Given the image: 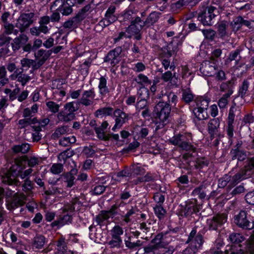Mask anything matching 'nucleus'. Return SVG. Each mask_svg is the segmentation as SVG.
Masks as SVG:
<instances>
[{
  "label": "nucleus",
  "mask_w": 254,
  "mask_h": 254,
  "mask_svg": "<svg viewBox=\"0 0 254 254\" xmlns=\"http://www.w3.org/2000/svg\"><path fill=\"white\" fill-rule=\"evenodd\" d=\"M32 172L33 169L31 168L22 171L19 165H14L10 168L5 176L3 177L2 182L10 185L19 186L20 185V182L17 179V177H20L22 179H26Z\"/></svg>",
  "instance_id": "nucleus-1"
},
{
  "label": "nucleus",
  "mask_w": 254,
  "mask_h": 254,
  "mask_svg": "<svg viewBox=\"0 0 254 254\" xmlns=\"http://www.w3.org/2000/svg\"><path fill=\"white\" fill-rule=\"evenodd\" d=\"M156 116L155 117V130L162 128L168 123V118L171 112V107L169 105L163 106L162 103H158L155 107Z\"/></svg>",
  "instance_id": "nucleus-2"
},
{
  "label": "nucleus",
  "mask_w": 254,
  "mask_h": 254,
  "mask_svg": "<svg viewBox=\"0 0 254 254\" xmlns=\"http://www.w3.org/2000/svg\"><path fill=\"white\" fill-rule=\"evenodd\" d=\"M251 171L249 169H246L245 173L241 174L238 173L234 176L232 178L229 175H225L218 181V187L224 188L228 183L229 186L233 187L239 183L242 180L247 178L251 175Z\"/></svg>",
  "instance_id": "nucleus-3"
},
{
  "label": "nucleus",
  "mask_w": 254,
  "mask_h": 254,
  "mask_svg": "<svg viewBox=\"0 0 254 254\" xmlns=\"http://www.w3.org/2000/svg\"><path fill=\"white\" fill-rule=\"evenodd\" d=\"M79 105L76 102H71L66 103L64 106V110L61 111L58 115L60 121L68 122L75 118L74 112L78 110Z\"/></svg>",
  "instance_id": "nucleus-4"
},
{
  "label": "nucleus",
  "mask_w": 254,
  "mask_h": 254,
  "mask_svg": "<svg viewBox=\"0 0 254 254\" xmlns=\"http://www.w3.org/2000/svg\"><path fill=\"white\" fill-rule=\"evenodd\" d=\"M225 252L226 254H254V237H251L245 243L244 249L235 251L232 246H227Z\"/></svg>",
  "instance_id": "nucleus-5"
},
{
  "label": "nucleus",
  "mask_w": 254,
  "mask_h": 254,
  "mask_svg": "<svg viewBox=\"0 0 254 254\" xmlns=\"http://www.w3.org/2000/svg\"><path fill=\"white\" fill-rule=\"evenodd\" d=\"M35 14L33 12L23 13L17 19L15 26L21 32H23L33 22Z\"/></svg>",
  "instance_id": "nucleus-6"
},
{
  "label": "nucleus",
  "mask_w": 254,
  "mask_h": 254,
  "mask_svg": "<svg viewBox=\"0 0 254 254\" xmlns=\"http://www.w3.org/2000/svg\"><path fill=\"white\" fill-rule=\"evenodd\" d=\"M235 223L243 229L251 230L254 228V223L249 220L245 211H241L234 217Z\"/></svg>",
  "instance_id": "nucleus-7"
},
{
  "label": "nucleus",
  "mask_w": 254,
  "mask_h": 254,
  "mask_svg": "<svg viewBox=\"0 0 254 254\" xmlns=\"http://www.w3.org/2000/svg\"><path fill=\"white\" fill-rule=\"evenodd\" d=\"M95 93L93 88L83 92L80 99L77 101V105H82L85 107L91 106L93 104V100Z\"/></svg>",
  "instance_id": "nucleus-8"
},
{
  "label": "nucleus",
  "mask_w": 254,
  "mask_h": 254,
  "mask_svg": "<svg viewBox=\"0 0 254 254\" xmlns=\"http://www.w3.org/2000/svg\"><path fill=\"white\" fill-rule=\"evenodd\" d=\"M196 232V228H193L190 233L186 243L193 246H196V248L199 249L202 247L204 240L202 235L199 233L197 234Z\"/></svg>",
  "instance_id": "nucleus-9"
},
{
  "label": "nucleus",
  "mask_w": 254,
  "mask_h": 254,
  "mask_svg": "<svg viewBox=\"0 0 254 254\" xmlns=\"http://www.w3.org/2000/svg\"><path fill=\"white\" fill-rule=\"evenodd\" d=\"M77 169H72L69 172L63 174L60 179L66 183L67 188H71L75 184V176L77 175Z\"/></svg>",
  "instance_id": "nucleus-10"
},
{
  "label": "nucleus",
  "mask_w": 254,
  "mask_h": 254,
  "mask_svg": "<svg viewBox=\"0 0 254 254\" xmlns=\"http://www.w3.org/2000/svg\"><path fill=\"white\" fill-rule=\"evenodd\" d=\"M142 23H144L140 17H136L135 18L131 21L130 25L127 28L126 31L132 34H137L144 27Z\"/></svg>",
  "instance_id": "nucleus-11"
},
{
  "label": "nucleus",
  "mask_w": 254,
  "mask_h": 254,
  "mask_svg": "<svg viewBox=\"0 0 254 254\" xmlns=\"http://www.w3.org/2000/svg\"><path fill=\"white\" fill-rule=\"evenodd\" d=\"M108 126V123L107 121L103 122L100 127H94V129L97 134V137L102 140L107 141L111 138L110 134H106L105 130Z\"/></svg>",
  "instance_id": "nucleus-12"
},
{
  "label": "nucleus",
  "mask_w": 254,
  "mask_h": 254,
  "mask_svg": "<svg viewBox=\"0 0 254 254\" xmlns=\"http://www.w3.org/2000/svg\"><path fill=\"white\" fill-rule=\"evenodd\" d=\"M168 98H171V101H172V104H174V105L176 104L177 101V96L174 93L172 92H166L163 93V91H162L161 94H160L158 96V98L161 100V101L158 103H162V104H163V106L166 105H169L170 106V105L169 104Z\"/></svg>",
  "instance_id": "nucleus-13"
},
{
  "label": "nucleus",
  "mask_w": 254,
  "mask_h": 254,
  "mask_svg": "<svg viewBox=\"0 0 254 254\" xmlns=\"http://www.w3.org/2000/svg\"><path fill=\"white\" fill-rule=\"evenodd\" d=\"M52 54L51 50H40L35 54V57L38 59L37 64L35 65V68L40 67L47 59L49 58Z\"/></svg>",
  "instance_id": "nucleus-14"
},
{
  "label": "nucleus",
  "mask_w": 254,
  "mask_h": 254,
  "mask_svg": "<svg viewBox=\"0 0 254 254\" xmlns=\"http://www.w3.org/2000/svg\"><path fill=\"white\" fill-rule=\"evenodd\" d=\"M167 234L164 235L162 233L158 234L151 242V243L157 249L160 247L166 246L169 242L167 241L168 239Z\"/></svg>",
  "instance_id": "nucleus-15"
},
{
  "label": "nucleus",
  "mask_w": 254,
  "mask_h": 254,
  "mask_svg": "<svg viewBox=\"0 0 254 254\" xmlns=\"http://www.w3.org/2000/svg\"><path fill=\"white\" fill-rule=\"evenodd\" d=\"M56 254H73L72 251L67 250L65 239L62 237L56 242Z\"/></svg>",
  "instance_id": "nucleus-16"
},
{
  "label": "nucleus",
  "mask_w": 254,
  "mask_h": 254,
  "mask_svg": "<svg viewBox=\"0 0 254 254\" xmlns=\"http://www.w3.org/2000/svg\"><path fill=\"white\" fill-rule=\"evenodd\" d=\"M28 39V37L24 34H20L19 36L14 38L11 43L13 50H18L21 47L26 44Z\"/></svg>",
  "instance_id": "nucleus-17"
},
{
  "label": "nucleus",
  "mask_w": 254,
  "mask_h": 254,
  "mask_svg": "<svg viewBox=\"0 0 254 254\" xmlns=\"http://www.w3.org/2000/svg\"><path fill=\"white\" fill-rule=\"evenodd\" d=\"M115 122L122 126L128 120V115L120 109H117L114 112Z\"/></svg>",
  "instance_id": "nucleus-18"
},
{
  "label": "nucleus",
  "mask_w": 254,
  "mask_h": 254,
  "mask_svg": "<svg viewBox=\"0 0 254 254\" xmlns=\"http://www.w3.org/2000/svg\"><path fill=\"white\" fill-rule=\"evenodd\" d=\"M227 220V217L225 214L218 215L213 217L209 223V229L216 230L218 226L224 223Z\"/></svg>",
  "instance_id": "nucleus-19"
},
{
  "label": "nucleus",
  "mask_w": 254,
  "mask_h": 254,
  "mask_svg": "<svg viewBox=\"0 0 254 254\" xmlns=\"http://www.w3.org/2000/svg\"><path fill=\"white\" fill-rule=\"evenodd\" d=\"M59 178L55 182H52V186L48 190H45V194L47 195L64 194L65 192L61 188L56 186L57 181L60 180Z\"/></svg>",
  "instance_id": "nucleus-20"
},
{
  "label": "nucleus",
  "mask_w": 254,
  "mask_h": 254,
  "mask_svg": "<svg viewBox=\"0 0 254 254\" xmlns=\"http://www.w3.org/2000/svg\"><path fill=\"white\" fill-rule=\"evenodd\" d=\"M202 102H206V100L205 99H203L201 101L200 99L197 100L196 102L197 108L194 109L193 113L195 117L199 120L203 121L205 120V118L203 114V107H201V106L203 105V104L201 103Z\"/></svg>",
  "instance_id": "nucleus-21"
},
{
  "label": "nucleus",
  "mask_w": 254,
  "mask_h": 254,
  "mask_svg": "<svg viewBox=\"0 0 254 254\" xmlns=\"http://www.w3.org/2000/svg\"><path fill=\"white\" fill-rule=\"evenodd\" d=\"M160 13L156 11H153L147 16L144 23H142L143 26L149 27L153 25L159 19Z\"/></svg>",
  "instance_id": "nucleus-22"
},
{
  "label": "nucleus",
  "mask_w": 254,
  "mask_h": 254,
  "mask_svg": "<svg viewBox=\"0 0 254 254\" xmlns=\"http://www.w3.org/2000/svg\"><path fill=\"white\" fill-rule=\"evenodd\" d=\"M23 69L20 71L19 69H16L11 77L15 76L17 81L21 83L22 86H24L30 79V77L25 74H23Z\"/></svg>",
  "instance_id": "nucleus-23"
},
{
  "label": "nucleus",
  "mask_w": 254,
  "mask_h": 254,
  "mask_svg": "<svg viewBox=\"0 0 254 254\" xmlns=\"http://www.w3.org/2000/svg\"><path fill=\"white\" fill-rule=\"evenodd\" d=\"M46 243V238L42 235H36L32 240V246L35 249H40L43 248Z\"/></svg>",
  "instance_id": "nucleus-24"
},
{
  "label": "nucleus",
  "mask_w": 254,
  "mask_h": 254,
  "mask_svg": "<svg viewBox=\"0 0 254 254\" xmlns=\"http://www.w3.org/2000/svg\"><path fill=\"white\" fill-rule=\"evenodd\" d=\"M197 208L192 203L187 204L185 208L181 210L180 214L182 216L189 217L197 211Z\"/></svg>",
  "instance_id": "nucleus-25"
},
{
  "label": "nucleus",
  "mask_w": 254,
  "mask_h": 254,
  "mask_svg": "<svg viewBox=\"0 0 254 254\" xmlns=\"http://www.w3.org/2000/svg\"><path fill=\"white\" fill-rule=\"evenodd\" d=\"M251 237H254V236L251 235L248 239H246L242 234L233 233L229 235V240L233 244H240L245 240L246 242Z\"/></svg>",
  "instance_id": "nucleus-26"
},
{
  "label": "nucleus",
  "mask_w": 254,
  "mask_h": 254,
  "mask_svg": "<svg viewBox=\"0 0 254 254\" xmlns=\"http://www.w3.org/2000/svg\"><path fill=\"white\" fill-rule=\"evenodd\" d=\"M83 19V17L80 14H77L75 17L72 19L65 21L63 26L65 28H71L73 26H77V24L79 23Z\"/></svg>",
  "instance_id": "nucleus-27"
},
{
  "label": "nucleus",
  "mask_w": 254,
  "mask_h": 254,
  "mask_svg": "<svg viewBox=\"0 0 254 254\" xmlns=\"http://www.w3.org/2000/svg\"><path fill=\"white\" fill-rule=\"evenodd\" d=\"M25 199L26 196L23 193H15L13 195L11 204L15 207L22 205L24 204Z\"/></svg>",
  "instance_id": "nucleus-28"
},
{
  "label": "nucleus",
  "mask_w": 254,
  "mask_h": 254,
  "mask_svg": "<svg viewBox=\"0 0 254 254\" xmlns=\"http://www.w3.org/2000/svg\"><path fill=\"white\" fill-rule=\"evenodd\" d=\"M140 229L142 239L148 240L151 237L152 235L151 230L147 226L145 223L142 222L140 224Z\"/></svg>",
  "instance_id": "nucleus-29"
},
{
  "label": "nucleus",
  "mask_w": 254,
  "mask_h": 254,
  "mask_svg": "<svg viewBox=\"0 0 254 254\" xmlns=\"http://www.w3.org/2000/svg\"><path fill=\"white\" fill-rule=\"evenodd\" d=\"M134 80L139 85L140 87H144L148 86L151 84V81L149 79L148 77L142 73L139 74L134 79Z\"/></svg>",
  "instance_id": "nucleus-30"
},
{
  "label": "nucleus",
  "mask_w": 254,
  "mask_h": 254,
  "mask_svg": "<svg viewBox=\"0 0 254 254\" xmlns=\"http://www.w3.org/2000/svg\"><path fill=\"white\" fill-rule=\"evenodd\" d=\"M126 247L130 250H133L140 247L143 245V242L140 240H137L136 242H131V237L129 236L124 240Z\"/></svg>",
  "instance_id": "nucleus-31"
},
{
  "label": "nucleus",
  "mask_w": 254,
  "mask_h": 254,
  "mask_svg": "<svg viewBox=\"0 0 254 254\" xmlns=\"http://www.w3.org/2000/svg\"><path fill=\"white\" fill-rule=\"evenodd\" d=\"M68 131V127L67 126L59 127L56 128L55 132L52 134V138L53 139H58L62 135L65 134Z\"/></svg>",
  "instance_id": "nucleus-32"
},
{
  "label": "nucleus",
  "mask_w": 254,
  "mask_h": 254,
  "mask_svg": "<svg viewBox=\"0 0 254 254\" xmlns=\"http://www.w3.org/2000/svg\"><path fill=\"white\" fill-rule=\"evenodd\" d=\"M188 137H191V134L190 133H187L185 138L183 139V141H182L179 146V147L182 150L189 151L193 150L194 148L193 146L189 142V139Z\"/></svg>",
  "instance_id": "nucleus-33"
},
{
  "label": "nucleus",
  "mask_w": 254,
  "mask_h": 254,
  "mask_svg": "<svg viewBox=\"0 0 254 254\" xmlns=\"http://www.w3.org/2000/svg\"><path fill=\"white\" fill-rule=\"evenodd\" d=\"M232 155V159L235 160L237 159L238 161H242L246 158V154L243 151L238 148L232 149L230 152Z\"/></svg>",
  "instance_id": "nucleus-34"
},
{
  "label": "nucleus",
  "mask_w": 254,
  "mask_h": 254,
  "mask_svg": "<svg viewBox=\"0 0 254 254\" xmlns=\"http://www.w3.org/2000/svg\"><path fill=\"white\" fill-rule=\"evenodd\" d=\"M175 54V50L171 45H168L162 49L160 54V59H169Z\"/></svg>",
  "instance_id": "nucleus-35"
},
{
  "label": "nucleus",
  "mask_w": 254,
  "mask_h": 254,
  "mask_svg": "<svg viewBox=\"0 0 254 254\" xmlns=\"http://www.w3.org/2000/svg\"><path fill=\"white\" fill-rule=\"evenodd\" d=\"M98 88L99 92L102 95H105L109 92L107 86V79L104 76H101L99 78Z\"/></svg>",
  "instance_id": "nucleus-36"
},
{
  "label": "nucleus",
  "mask_w": 254,
  "mask_h": 254,
  "mask_svg": "<svg viewBox=\"0 0 254 254\" xmlns=\"http://www.w3.org/2000/svg\"><path fill=\"white\" fill-rule=\"evenodd\" d=\"M108 245L109 246L110 248L120 249L122 247V239L114 237H111V239L108 242Z\"/></svg>",
  "instance_id": "nucleus-37"
},
{
  "label": "nucleus",
  "mask_w": 254,
  "mask_h": 254,
  "mask_svg": "<svg viewBox=\"0 0 254 254\" xmlns=\"http://www.w3.org/2000/svg\"><path fill=\"white\" fill-rule=\"evenodd\" d=\"M30 149V145L28 143H22L20 145H14L12 150L15 153H26Z\"/></svg>",
  "instance_id": "nucleus-38"
},
{
  "label": "nucleus",
  "mask_w": 254,
  "mask_h": 254,
  "mask_svg": "<svg viewBox=\"0 0 254 254\" xmlns=\"http://www.w3.org/2000/svg\"><path fill=\"white\" fill-rule=\"evenodd\" d=\"M110 216L107 213L106 210H102L95 217V221L98 225H102L104 221L107 220Z\"/></svg>",
  "instance_id": "nucleus-39"
},
{
  "label": "nucleus",
  "mask_w": 254,
  "mask_h": 254,
  "mask_svg": "<svg viewBox=\"0 0 254 254\" xmlns=\"http://www.w3.org/2000/svg\"><path fill=\"white\" fill-rule=\"evenodd\" d=\"M187 134V133H185L183 134H178L177 135H174L172 138L169 140V141L171 144L174 145H178L179 146L181 142L183 141V139Z\"/></svg>",
  "instance_id": "nucleus-40"
},
{
  "label": "nucleus",
  "mask_w": 254,
  "mask_h": 254,
  "mask_svg": "<svg viewBox=\"0 0 254 254\" xmlns=\"http://www.w3.org/2000/svg\"><path fill=\"white\" fill-rule=\"evenodd\" d=\"M194 98V95L189 89L183 90L182 99L187 103L191 102Z\"/></svg>",
  "instance_id": "nucleus-41"
},
{
  "label": "nucleus",
  "mask_w": 254,
  "mask_h": 254,
  "mask_svg": "<svg viewBox=\"0 0 254 254\" xmlns=\"http://www.w3.org/2000/svg\"><path fill=\"white\" fill-rule=\"evenodd\" d=\"M113 111V109L111 107H104L97 110L95 112V115L96 117L99 116H109L112 114Z\"/></svg>",
  "instance_id": "nucleus-42"
},
{
  "label": "nucleus",
  "mask_w": 254,
  "mask_h": 254,
  "mask_svg": "<svg viewBox=\"0 0 254 254\" xmlns=\"http://www.w3.org/2000/svg\"><path fill=\"white\" fill-rule=\"evenodd\" d=\"M34 184L29 179V178H27L22 185V190L27 192H30L32 190L34 189Z\"/></svg>",
  "instance_id": "nucleus-43"
},
{
  "label": "nucleus",
  "mask_w": 254,
  "mask_h": 254,
  "mask_svg": "<svg viewBox=\"0 0 254 254\" xmlns=\"http://www.w3.org/2000/svg\"><path fill=\"white\" fill-rule=\"evenodd\" d=\"M110 232L111 237L122 238L121 236L124 233V230L119 225H116L111 229Z\"/></svg>",
  "instance_id": "nucleus-44"
},
{
  "label": "nucleus",
  "mask_w": 254,
  "mask_h": 254,
  "mask_svg": "<svg viewBox=\"0 0 254 254\" xmlns=\"http://www.w3.org/2000/svg\"><path fill=\"white\" fill-rule=\"evenodd\" d=\"M73 155V151L68 149L61 152L58 156V159L61 162L64 163L66 159L72 156Z\"/></svg>",
  "instance_id": "nucleus-45"
},
{
  "label": "nucleus",
  "mask_w": 254,
  "mask_h": 254,
  "mask_svg": "<svg viewBox=\"0 0 254 254\" xmlns=\"http://www.w3.org/2000/svg\"><path fill=\"white\" fill-rule=\"evenodd\" d=\"M155 215L160 219H163L165 216L166 211L161 205H156L154 207Z\"/></svg>",
  "instance_id": "nucleus-46"
},
{
  "label": "nucleus",
  "mask_w": 254,
  "mask_h": 254,
  "mask_svg": "<svg viewBox=\"0 0 254 254\" xmlns=\"http://www.w3.org/2000/svg\"><path fill=\"white\" fill-rule=\"evenodd\" d=\"M116 53L114 52L113 51H110L107 55L106 57V62H111V64H113L114 65L117 64L119 63V60L118 58H119L120 56H117L116 54Z\"/></svg>",
  "instance_id": "nucleus-47"
},
{
  "label": "nucleus",
  "mask_w": 254,
  "mask_h": 254,
  "mask_svg": "<svg viewBox=\"0 0 254 254\" xmlns=\"http://www.w3.org/2000/svg\"><path fill=\"white\" fill-rule=\"evenodd\" d=\"M138 99H148L149 98V91L144 87H140L137 91Z\"/></svg>",
  "instance_id": "nucleus-48"
},
{
  "label": "nucleus",
  "mask_w": 254,
  "mask_h": 254,
  "mask_svg": "<svg viewBox=\"0 0 254 254\" xmlns=\"http://www.w3.org/2000/svg\"><path fill=\"white\" fill-rule=\"evenodd\" d=\"M71 0H67L65 1V4L64 6L62 7L60 11L63 15H67L70 14L72 12V9L71 8V5H70L69 2H70Z\"/></svg>",
  "instance_id": "nucleus-49"
},
{
  "label": "nucleus",
  "mask_w": 254,
  "mask_h": 254,
  "mask_svg": "<svg viewBox=\"0 0 254 254\" xmlns=\"http://www.w3.org/2000/svg\"><path fill=\"white\" fill-rule=\"evenodd\" d=\"M205 189V185H201L193 190V193L198 195L200 199H204L206 196Z\"/></svg>",
  "instance_id": "nucleus-50"
},
{
  "label": "nucleus",
  "mask_w": 254,
  "mask_h": 254,
  "mask_svg": "<svg viewBox=\"0 0 254 254\" xmlns=\"http://www.w3.org/2000/svg\"><path fill=\"white\" fill-rule=\"evenodd\" d=\"M231 24L234 30H238L243 26V18L241 16L236 17Z\"/></svg>",
  "instance_id": "nucleus-51"
},
{
  "label": "nucleus",
  "mask_w": 254,
  "mask_h": 254,
  "mask_svg": "<svg viewBox=\"0 0 254 254\" xmlns=\"http://www.w3.org/2000/svg\"><path fill=\"white\" fill-rule=\"evenodd\" d=\"M0 80L1 81V84H2L3 82L6 83L9 82V79L7 77L6 68L4 65L0 66Z\"/></svg>",
  "instance_id": "nucleus-52"
},
{
  "label": "nucleus",
  "mask_w": 254,
  "mask_h": 254,
  "mask_svg": "<svg viewBox=\"0 0 254 254\" xmlns=\"http://www.w3.org/2000/svg\"><path fill=\"white\" fill-rule=\"evenodd\" d=\"M206 7L203 6L202 7V9H201L199 11L197 17L198 21H200L203 26L206 25Z\"/></svg>",
  "instance_id": "nucleus-53"
},
{
  "label": "nucleus",
  "mask_w": 254,
  "mask_h": 254,
  "mask_svg": "<svg viewBox=\"0 0 254 254\" xmlns=\"http://www.w3.org/2000/svg\"><path fill=\"white\" fill-rule=\"evenodd\" d=\"M21 64L23 67H30V66H32L34 69H37L38 68H35V65L37 64V63H36L34 60L28 59H23L21 60Z\"/></svg>",
  "instance_id": "nucleus-54"
},
{
  "label": "nucleus",
  "mask_w": 254,
  "mask_h": 254,
  "mask_svg": "<svg viewBox=\"0 0 254 254\" xmlns=\"http://www.w3.org/2000/svg\"><path fill=\"white\" fill-rule=\"evenodd\" d=\"M232 94V92L224 94L218 101V105L220 108H224L228 103V98Z\"/></svg>",
  "instance_id": "nucleus-55"
},
{
  "label": "nucleus",
  "mask_w": 254,
  "mask_h": 254,
  "mask_svg": "<svg viewBox=\"0 0 254 254\" xmlns=\"http://www.w3.org/2000/svg\"><path fill=\"white\" fill-rule=\"evenodd\" d=\"M46 105L49 110L53 113H58L59 111L60 105L53 101H49Z\"/></svg>",
  "instance_id": "nucleus-56"
},
{
  "label": "nucleus",
  "mask_w": 254,
  "mask_h": 254,
  "mask_svg": "<svg viewBox=\"0 0 254 254\" xmlns=\"http://www.w3.org/2000/svg\"><path fill=\"white\" fill-rule=\"evenodd\" d=\"M50 171L54 174H59L63 171V165L62 163L54 164L52 166Z\"/></svg>",
  "instance_id": "nucleus-57"
},
{
  "label": "nucleus",
  "mask_w": 254,
  "mask_h": 254,
  "mask_svg": "<svg viewBox=\"0 0 254 254\" xmlns=\"http://www.w3.org/2000/svg\"><path fill=\"white\" fill-rule=\"evenodd\" d=\"M236 110V104H234L233 105L231 106L229 110V116L228 118V123H234L235 117V112Z\"/></svg>",
  "instance_id": "nucleus-58"
},
{
  "label": "nucleus",
  "mask_w": 254,
  "mask_h": 254,
  "mask_svg": "<svg viewBox=\"0 0 254 254\" xmlns=\"http://www.w3.org/2000/svg\"><path fill=\"white\" fill-rule=\"evenodd\" d=\"M65 3V0H56L51 7L56 11H60Z\"/></svg>",
  "instance_id": "nucleus-59"
},
{
  "label": "nucleus",
  "mask_w": 254,
  "mask_h": 254,
  "mask_svg": "<svg viewBox=\"0 0 254 254\" xmlns=\"http://www.w3.org/2000/svg\"><path fill=\"white\" fill-rule=\"evenodd\" d=\"M154 200L157 203L156 205H161L162 203L164 202L165 200V197L164 195H163L160 192H157L154 194L153 196Z\"/></svg>",
  "instance_id": "nucleus-60"
},
{
  "label": "nucleus",
  "mask_w": 254,
  "mask_h": 254,
  "mask_svg": "<svg viewBox=\"0 0 254 254\" xmlns=\"http://www.w3.org/2000/svg\"><path fill=\"white\" fill-rule=\"evenodd\" d=\"M11 38L6 35L2 34L0 35V46L9 45Z\"/></svg>",
  "instance_id": "nucleus-61"
},
{
  "label": "nucleus",
  "mask_w": 254,
  "mask_h": 254,
  "mask_svg": "<svg viewBox=\"0 0 254 254\" xmlns=\"http://www.w3.org/2000/svg\"><path fill=\"white\" fill-rule=\"evenodd\" d=\"M199 249L196 246H193L190 244L189 246L183 251V254H195Z\"/></svg>",
  "instance_id": "nucleus-62"
},
{
  "label": "nucleus",
  "mask_w": 254,
  "mask_h": 254,
  "mask_svg": "<svg viewBox=\"0 0 254 254\" xmlns=\"http://www.w3.org/2000/svg\"><path fill=\"white\" fill-rule=\"evenodd\" d=\"M226 24L225 22H222L218 25V31L221 37H224L226 34Z\"/></svg>",
  "instance_id": "nucleus-63"
},
{
  "label": "nucleus",
  "mask_w": 254,
  "mask_h": 254,
  "mask_svg": "<svg viewBox=\"0 0 254 254\" xmlns=\"http://www.w3.org/2000/svg\"><path fill=\"white\" fill-rule=\"evenodd\" d=\"M245 200L248 203L254 205V190L246 194Z\"/></svg>",
  "instance_id": "nucleus-64"
}]
</instances>
